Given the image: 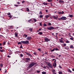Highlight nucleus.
<instances>
[{"instance_id":"nucleus-17","label":"nucleus","mask_w":74,"mask_h":74,"mask_svg":"<svg viewBox=\"0 0 74 74\" xmlns=\"http://www.w3.org/2000/svg\"><path fill=\"white\" fill-rule=\"evenodd\" d=\"M43 4H44L45 5H47L48 4V3H46L44 2L43 3Z\"/></svg>"},{"instance_id":"nucleus-49","label":"nucleus","mask_w":74,"mask_h":74,"mask_svg":"<svg viewBox=\"0 0 74 74\" xmlns=\"http://www.w3.org/2000/svg\"><path fill=\"white\" fill-rule=\"evenodd\" d=\"M61 40H63L65 41V40L63 38H61Z\"/></svg>"},{"instance_id":"nucleus-24","label":"nucleus","mask_w":74,"mask_h":74,"mask_svg":"<svg viewBox=\"0 0 74 74\" xmlns=\"http://www.w3.org/2000/svg\"><path fill=\"white\" fill-rule=\"evenodd\" d=\"M23 36L24 37H25V38H26L27 37V35H24Z\"/></svg>"},{"instance_id":"nucleus-11","label":"nucleus","mask_w":74,"mask_h":74,"mask_svg":"<svg viewBox=\"0 0 74 74\" xmlns=\"http://www.w3.org/2000/svg\"><path fill=\"white\" fill-rule=\"evenodd\" d=\"M32 38V37H30V36H28V37L27 38V39L28 40H30V39H31V38Z\"/></svg>"},{"instance_id":"nucleus-26","label":"nucleus","mask_w":74,"mask_h":74,"mask_svg":"<svg viewBox=\"0 0 74 74\" xmlns=\"http://www.w3.org/2000/svg\"><path fill=\"white\" fill-rule=\"evenodd\" d=\"M51 71L52 72V73H55V70L54 69L52 70Z\"/></svg>"},{"instance_id":"nucleus-3","label":"nucleus","mask_w":74,"mask_h":74,"mask_svg":"<svg viewBox=\"0 0 74 74\" xmlns=\"http://www.w3.org/2000/svg\"><path fill=\"white\" fill-rule=\"evenodd\" d=\"M47 29L49 30H52L54 29V27H53L50 26L49 27H47Z\"/></svg>"},{"instance_id":"nucleus-42","label":"nucleus","mask_w":74,"mask_h":74,"mask_svg":"<svg viewBox=\"0 0 74 74\" xmlns=\"http://www.w3.org/2000/svg\"><path fill=\"white\" fill-rule=\"evenodd\" d=\"M36 73H40V71H37Z\"/></svg>"},{"instance_id":"nucleus-33","label":"nucleus","mask_w":74,"mask_h":74,"mask_svg":"<svg viewBox=\"0 0 74 74\" xmlns=\"http://www.w3.org/2000/svg\"><path fill=\"white\" fill-rule=\"evenodd\" d=\"M70 48H73L74 47H73V45H71Z\"/></svg>"},{"instance_id":"nucleus-50","label":"nucleus","mask_w":74,"mask_h":74,"mask_svg":"<svg viewBox=\"0 0 74 74\" xmlns=\"http://www.w3.org/2000/svg\"><path fill=\"white\" fill-rule=\"evenodd\" d=\"M47 26L46 24L45 23H44V26Z\"/></svg>"},{"instance_id":"nucleus-46","label":"nucleus","mask_w":74,"mask_h":74,"mask_svg":"<svg viewBox=\"0 0 74 74\" xmlns=\"http://www.w3.org/2000/svg\"><path fill=\"white\" fill-rule=\"evenodd\" d=\"M13 27L12 26H10V29H13Z\"/></svg>"},{"instance_id":"nucleus-15","label":"nucleus","mask_w":74,"mask_h":74,"mask_svg":"<svg viewBox=\"0 0 74 74\" xmlns=\"http://www.w3.org/2000/svg\"><path fill=\"white\" fill-rule=\"evenodd\" d=\"M15 37H18V33H15Z\"/></svg>"},{"instance_id":"nucleus-64","label":"nucleus","mask_w":74,"mask_h":74,"mask_svg":"<svg viewBox=\"0 0 74 74\" xmlns=\"http://www.w3.org/2000/svg\"><path fill=\"white\" fill-rule=\"evenodd\" d=\"M53 74H57L55 72H53Z\"/></svg>"},{"instance_id":"nucleus-32","label":"nucleus","mask_w":74,"mask_h":74,"mask_svg":"<svg viewBox=\"0 0 74 74\" xmlns=\"http://www.w3.org/2000/svg\"><path fill=\"white\" fill-rule=\"evenodd\" d=\"M69 16L70 17V18H72V17H73V15H69Z\"/></svg>"},{"instance_id":"nucleus-25","label":"nucleus","mask_w":74,"mask_h":74,"mask_svg":"<svg viewBox=\"0 0 74 74\" xmlns=\"http://www.w3.org/2000/svg\"><path fill=\"white\" fill-rule=\"evenodd\" d=\"M65 42H66V43H70V41H69L68 40L65 41Z\"/></svg>"},{"instance_id":"nucleus-12","label":"nucleus","mask_w":74,"mask_h":74,"mask_svg":"<svg viewBox=\"0 0 74 74\" xmlns=\"http://www.w3.org/2000/svg\"><path fill=\"white\" fill-rule=\"evenodd\" d=\"M59 2L60 3H63V1H62V0H59Z\"/></svg>"},{"instance_id":"nucleus-43","label":"nucleus","mask_w":74,"mask_h":74,"mask_svg":"<svg viewBox=\"0 0 74 74\" xmlns=\"http://www.w3.org/2000/svg\"><path fill=\"white\" fill-rule=\"evenodd\" d=\"M55 50V51H59V49H58L57 48H56Z\"/></svg>"},{"instance_id":"nucleus-54","label":"nucleus","mask_w":74,"mask_h":74,"mask_svg":"<svg viewBox=\"0 0 74 74\" xmlns=\"http://www.w3.org/2000/svg\"><path fill=\"white\" fill-rule=\"evenodd\" d=\"M11 14V13H7V15H10Z\"/></svg>"},{"instance_id":"nucleus-31","label":"nucleus","mask_w":74,"mask_h":74,"mask_svg":"<svg viewBox=\"0 0 74 74\" xmlns=\"http://www.w3.org/2000/svg\"><path fill=\"white\" fill-rule=\"evenodd\" d=\"M58 14H62V12L59 11L58 12Z\"/></svg>"},{"instance_id":"nucleus-10","label":"nucleus","mask_w":74,"mask_h":74,"mask_svg":"<svg viewBox=\"0 0 74 74\" xmlns=\"http://www.w3.org/2000/svg\"><path fill=\"white\" fill-rule=\"evenodd\" d=\"M53 66H54V67H56V62L53 63Z\"/></svg>"},{"instance_id":"nucleus-35","label":"nucleus","mask_w":74,"mask_h":74,"mask_svg":"<svg viewBox=\"0 0 74 74\" xmlns=\"http://www.w3.org/2000/svg\"><path fill=\"white\" fill-rule=\"evenodd\" d=\"M58 74H62V72H61V71H59L58 72Z\"/></svg>"},{"instance_id":"nucleus-39","label":"nucleus","mask_w":74,"mask_h":74,"mask_svg":"<svg viewBox=\"0 0 74 74\" xmlns=\"http://www.w3.org/2000/svg\"><path fill=\"white\" fill-rule=\"evenodd\" d=\"M29 56H30V57H33V56H32V54H29Z\"/></svg>"},{"instance_id":"nucleus-29","label":"nucleus","mask_w":74,"mask_h":74,"mask_svg":"<svg viewBox=\"0 0 74 74\" xmlns=\"http://www.w3.org/2000/svg\"><path fill=\"white\" fill-rule=\"evenodd\" d=\"M27 11H28V12H29V11H30V10H29V9L28 8H27Z\"/></svg>"},{"instance_id":"nucleus-18","label":"nucleus","mask_w":74,"mask_h":74,"mask_svg":"<svg viewBox=\"0 0 74 74\" xmlns=\"http://www.w3.org/2000/svg\"><path fill=\"white\" fill-rule=\"evenodd\" d=\"M22 44H25V41H21Z\"/></svg>"},{"instance_id":"nucleus-2","label":"nucleus","mask_w":74,"mask_h":74,"mask_svg":"<svg viewBox=\"0 0 74 74\" xmlns=\"http://www.w3.org/2000/svg\"><path fill=\"white\" fill-rule=\"evenodd\" d=\"M30 58H26L24 59V60H25V62L26 63H28L29 61L30 60Z\"/></svg>"},{"instance_id":"nucleus-28","label":"nucleus","mask_w":74,"mask_h":74,"mask_svg":"<svg viewBox=\"0 0 74 74\" xmlns=\"http://www.w3.org/2000/svg\"><path fill=\"white\" fill-rule=\"evenodd\" d=\"M33 20L34 21V22H36V21H37V20H36V19L35 18H34L33 19Z\"/></svg>"},{"instance_id":"nucleus-1","label":"nucleus","mask_w":74,"mask_h":74,"mask_svg":"<svg viewBox=\"0 0 74 74\" xmlns=\"http://www.w3.org/2000/svg\"><path fill=\"white\" fill-rule=\"evenodd\" d=\"M36 65V63L34 62H31L28 65V69H30L33 66H34V65Z\"/></svg>"},{"instance_id":"nucleus-57","label":"nucleus","mask_w":74,"mask_h":74,"mask_svg":"<svg viewBox=\"0 0 74 74\" xmlns=\"http://www.w3.org/2000/svg\"><path fill=\"white\" fill-rule=\"evenodd\" d=\"M65 49H69V48L68 47H65Z\"/></svg>"},{"instance_id":"nucleus-47","label":"nucleus","mask_w":74,"mask_h":74,"mask_svg":"<svg viewBox=\"0 0 74 74\" xmlns=\"http://www.w3.org/2000/svg\"><path fill=\"white\" fill-rule=\"evenodd\" d=\"M5 43H6V42H5V41H4L3 42V45H5Z\"/></svg>"},{"instance_id":"nucleus-58","label":"nucleus","mask_w":74,"mask_h":74,"mask_svg":"<svg viewBox=\"0 0 74 74\" xmlns=\"http://www.w3.org/2000/svg\"><path fill=\"white\" fill-rule=\"evenodd\" d=\"M64 12L63 11H62V12H61V14H64Z\"/></svg>"},{"instance_id":"nucleus-8","label":"nucleus","mask_w":74,"mask_h":74,"mask_svg":"<svg viewBox=\"0 0 74 74\" xmlns=\"http://www.w3.org/2000/svg\"><path fill=\"white\" fill-rule=\"evenodd\" d=\"M29 42L28 40L25 41V44H29Z\"/></svg>"},{"instance_id":"nucleus-4","label":"nucleus","mask_w":74,"mask_h":74,"mask_svg":"<svg viewBox=\"0 0 74 74\" xmlns=\"http://www.w3.org/2000/svg\"><path fill=\"white\" fill-rule=\"evenodd\" d=\"M45 42H48L50 41V39H49L47 37H45L44 38Z\"/></svg>"},{"instance_id":"nucleus-44","label":"nucleus","mask_w":74,"mask_h":74,"mask_svg":"<svg viewBox=\"0 0 74 74\" xmlns=\"http://www.w3.org/2000/svg\"><path fill=\"white\" fill-rule=\"evenodd\" d=\"M55 49H53L51 50V51L53 52V51H55Z\"/></svg>"},{"instance_id":"nucleus-45","label":"nucleus","mask_w":74,"mask_h":74,"mask_svg":"<svg viewBox=\"0 0 74 74\" xmlns=\"http://www.w3.org/2000/svg\"><path fill=\"white\" fill-rule=\"evenodd\" d=\"M38 51H40V52H41V49L39 48L38 49Z\"/></svg>"},{"instance_id":"nucleus-48","label":"nucleus","mask_w":74,"mask_h":74,"mask_svg":"<svg viewBox=\"0 0 74 74\" xmlns=\"http://www.w3.org/2000/svg\"><path fill=\"white\" fill-rule=\"evenodd\" d=\"M58 19L59 21H61L62 20V18H58Z\"/></svg>"},{"instance_id":"nucleus-7","label":"nucleus","mask_w":74,"mask_h":74,"mask_svg":"<svg viewBox=\"0 0 74 74\" xmlns=\"http://www.w3.org/2000/svg\"><path fill=\"white\" fill-rule=\"evenodd\" d=\"M62 20H66L67 18L66 17L63 16L61 17Z\"/></svg>"},{"instance_id":"nucleus-51","label":"nucleus","mask_w":74,"mask_h":74,"mask_svg":"<svg viewBox=\"0 0 74 74\" xmlns=\"http://www.w3.org/2000/svg\"><path fill=\"white\" fill-rule=\"evenodd\" d=\"M20 48H23V47L22 46V45H21L20 47Z\"/></svg>"},{"instance_id":"nucleus-41","label":"nucleus","mask_w":74,"mask_h":74,"mask_svg":"<svg viewBox=\"0 0 74 74\" xmlns=\"http://www.w3.org/2000/svg\"><path fill=\"white\" fill-rule=\"evenodd\" d=\"M42 12H41V11H40L39 13V14L42 15Z\"/></svg>"},{"instance_id":"nucleus-56","label":"nucleus","mask_w":74,"mask_h":74,"mask_svg":"<svg viewBox=\"0 0 74 74\" xmlns=\"http://www.w3.org/2000/svg\"><path fill=\"white\" fill-rule=\"evenodd\" d=\"M14 6H16V7H18V5H14Z\"/></svg>"},{"instance_id":"nucleus-34","label":"nucleus","mask_w":74,"mask_h":74,"mask_svg":"<svg viewBox=\"0 0 74 74\" xmlns=\"http://www.w3.org/2000/svg\"><path fill=\"white\" fill-rule=\"evenodd\" d=\"M3 65L2 64H0V67H3Z\"/></svg>"},{"instance_id":"nucleus-22","label":"nucleus","mask_w":74,"mask_h":74,"mask_svg":"<svg viewBox=\"0 0 74 74\" xmlns=\"http://www.w3.org/2000/svg\"><path fill=\"white\" fill-rule=\"evenodd\" d=\"M25 53H26V55H27L28 56H29V55L30 54V53H28L25 52Z\"/></svg>"},{"instance_id":"nucleus-13","label":"nucleus","mask_w":74,"mask_h":74,"mask_svg":"<svg viewBox=\"0 0 74 74\" xmlns=\"http://www.w3.org/2000/svg\"><path fill=\"white\" fill-rule=\"evenodd\" d=\"M29 30L30 31V32H32L33 30V28H30L29 29Z\"/></svg>"},{"instance_id":"nucleus-9","label":"nucleus","mask_w":74,"mask_h":74,"mask_svg":"<svg viewBox=\"0 0 74 74\" xmlns=\"http://www.w3.org/2000/svg\"><path fill=\"white\" fill-rule=\"evenodd\" d=\"M59 40L60 41V42H61V43H64V41H63L62 40L59 39Z\"/></svg>"},{"instance_id":"nucleus-16","label":"nucleus","mask_w":74,"mask_h":74,"mask_svg":"<svg viewBox=\"0 0 74 74\" xmlns=\"http://www.w3.org/2000/svg\"><path fill=\"white\" fill-rule=\"evenodd\" d=\"M49 17V15H47L45 16V18L46 19H47Z\"/></svg>"},{"instance_id":"nucleus-6","label":"nucleus","mask_w":74,"mask_h":74,"mask_svg":"<svg viewBox=\"0 0 74 74\" xmlns=\"http://www.w3.org/2000/svg\"><path fill=\"white\" fill-rule=\"evenodd\" d=\"M53 19H58V16H53Z\"/></svg>"},{"instance_id":"nucleus-63","label":"nucleus","mask_w":74,"mask_h":74,"mask_svg":"<svg viewBox=\"0 0 74 74\" xmlns=\"http://www.w3.org/2000/svg\"><path fill=\"white\" fill-rule=\"evenodd\" d=\"M17 4H20V2H17Z\"/></svg>"},{"instance_id":"nucleus-19","label":"nucleus","mask_w":74,"mask_h":74,"mask_svg":"<svg viewBox=\"0 0 74 74\" xmlns=\"http://www.w3.org/2000/svg\"><path fill=\"white\" fill-rule=\"evenodd\" d=\"M68 71L69 72V73H72V71H71L70 70V69H68Z\"/></svg>"},{"instance_id":"nucleus-27","label":"nucleus","mask_w":74,"mask_h":74,"mask_svg":"<svg viewBox=\"0 0 74 74\" xmlns=\"http://www.w3.org/2000/svg\"><path fill=\"white\" fill-rule=\"evenodd\" d=\"M33 21V20H32V19H30L29 20H28V22H30V21Z\"/></svg>"},{"instance_id":"nucleus-52","label":"nucleus","mask_w":74,"mask_h":74,"mask_svg":"<svg viewBox=\"0 0 74 74\" xmlns=\"http://www.w3.org/2000/svg\"><path fill=\"white\" fill-rule=\"evenodd\" d=\"M70 39L71 40H73V37L70 38Z\"/></svg>"},{"instance_id":"nucleus-62","label":"nucleus","mask_w":74,"mask_h":74,"mask_svg":"<svg viewBox=\"0 0 74 74\" xmlns=\"http://www.w3.org/2000/svg\"><path fill=\"white\" fill-rule=\"evenodd\" d=\"M8 58H10L11 57V56H8Z\"/></svg>"},{"instance_id":"nucleus-40","label":"nucleus","mask_w":74,"mask_h":74,"mask_svg":"<svg viewBox=\"0 0 74 74\" xmlns=\"http://www.w3.org/2000/svg\"><path fill=\"white\" fill-rule=\"evenodd\" d=\"M50 56H51V57L52 58H55V56H54L53 55H51Z\"/></svg>"},{"instance_id":"nucleus-59","label":"nucleus","mask_w":74,"mask_h":74,"mask_svg":"<svg viewBox=\"0 0 74 74\" xmlns=\"http://www.w3.org/2000/svg\"><path fill=\"white\" fill-rule=\"evenodd\" d=\"M64 46H66V43L64 44Z\"/></svg>"},{"instance_id":"nucleus-53","label":"nucleus","mask_w":74,"mask_h":74,"mask_svg":"<svg viewBox=\"0 0 74 74\" xmlns=\"http://www.w3.org/2000/svg\"><path fill=\"white\" fill-rule=\"evenodd\" d=\"M8 16L10 18V19H11V18H12V16H11V15L9 16Z\"/></svg>"},{"instance_id":"nucleus-36","label":"nucleus","mask_w":74,"mask_h":74,"mask_svg":"<svg viewBox=\"0 0 74 74\" xmlns=\"http://www.w3.org/2000/svg\"><path fill=\"white\" fill-rule=\"evenodd\" d=\"M34 55H36V56H37V53L36 52H34Z\"/></svg>"},{"instance_id":"nucleus-23","label":"nucleus","mask_w":74,"mask_h":74,"mask_svg":"<svg viewBox=\"0 0 74 74\" xmlns=\"http://www.w3.org/2000/svg\"><path fill=\"white\" fill-rule=\"evenodd\" d=\"M17 43L18 45H19V44H22V42H18Z\"/></svg>"},{"instance_id":"nucleus-37","label":"nucleus","mask_w":74,"mask_h":74,"mask_svg":"<svg viewBox=\"0 0 74 74\" xmlns=\"http://www.w3.org/2000/svg\"><path fill=\"white\" fill-rule=\"evenodd\" d=\"M39 16L40 18H42V16H43V15H40Z\"/></svg>"},{"instance_id":"nucleus-60","label":"nucleus","mask_w":74,"mask_h":74,"mask_svg":"<svg viewBox=\"0 0 74 74\" xmlns=\"http://www.w3.org/2000/svg\"><path fill=\"white\" fill-rule=\"evenodd\" d=\"M48 2H51V1H51V0H48Z\"/></svg>"},{"instance_id":"nucleus-21","label":"nucleus","mask_w":74,"mask_h":74,"mask_svg":"<svg viewBox=\"0 0 74 74\" xmlns=\"http://www.w3.org/2000/svg\"><path fill=\"white\" fill-rule=\"evenodd\" d=\"M20 57H23V54H20Z\"/></svg>"},{"instance_id":"nucleus-20","label":"nucleus","mask_w":74,"mask_h":74,"mask_svg":"<svg viewBox=\"0 0 74 74\" xmlns=\"http://www.w3.org/2000/svg\"><path fill=\"white\" fill-rule=\"evenodd\" d=\"M42 74H47V72H42Z\"/></svg>"},{"instance_id":"nucleus-61","label":"nucleus","mask_w":74,"mask_h":74,"mask_svg":"<svg viewBox=\"0 0 74 74\" xmlns=\"http://www.w3.org/2000/svg\"><path fill=\"white\" fill-rule=\"evenodd\" d=\"M40 25L41 26H42V23H40Z\"/></svg>"},{"instance_id":"nucleus-14","label":"nucleus","mask_w":74,"mask_h":74,"mask_svg":"<svg viewBox=\"0 0 74 74\" xmlns=\"http://www.w3.org/2000/svg\"><path fill=\"white\" fill-rule=\"evenodd\" d=\"M43 34V33L41 32H39L38 33V34H39V35H41V34Z\"/></svg>"},{"instance_id":"nucleus-5","label":"nucleus","mask_w":74,"mask_h":74,"mask_svg":"<svg viewBox=\"0 0 74 74\" xmlns=\"http://www.w3.org/2000/svg\"><path fill=\"white\" fill-rule=\"evenodd\" d=\"M47 65L48 66H49V67H50V68H51V69H52L53 68V66H52V65L50 63H49Z\"/></svg>"},{"instance_id":"nucleus-55","label":"nucleus","mask_w":74,"mask_h":74,"mask_svg":"<svg viewBox=\"0 0 74 74\" xmlns=\"http://www.w3.org/2000/svg\"><path fill=\"white\" fill-rule=\"evenodd\" d=\"M59 67L60 69H62V66H60V65L59 66Z\"/></svg>"},{"instance_id":"nucleus-30","label":"nucleus","mask_w":74,"mask_h":74,"mask_svg":"<svg viewBox=\"0 0 74 74\" xmlns=\"http://www.w3.org/2000/svg\"><path fill=\"white\" fill-rule=\"evenodd\" d=\"M0 52H4V50L2 49L1 50V49H0Z\"/></svg>"},{"instance_id":"nucleus-38","label":"nucleus","mask_w":74,"mask_h":74,"mask_svg":"<svg viewBox=\"0 0 74 74\" xmlns=\"http://www.w3.org/2000/svg\"><path fill=\"white\" fill-rule=\"evenodd\" d=\"M48 25L49 26H51V23H48Z\"/></svg>"}]
</instances>
